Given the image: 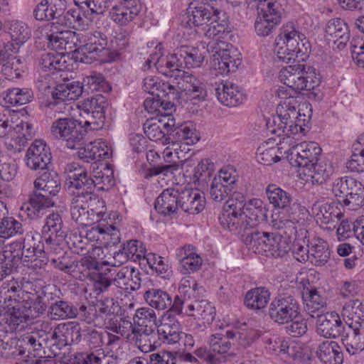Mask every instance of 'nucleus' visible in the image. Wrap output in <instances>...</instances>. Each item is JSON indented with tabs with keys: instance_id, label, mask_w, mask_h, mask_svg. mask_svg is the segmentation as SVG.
I'll return each instance as SVG.
<instances>
[{
	"instance_id": "nucleus-8",
	"label": "nucleus",
	"mask_w": 364,
	"mask_h": 364,
	"mask_svg": "<svg viewBox=\"0 0 364 364\" xmlns=\"http://www.w3.org/2000/svg\"><path fill=\"white\" fill-rule=\"evenodd\" d=\"M86 130L82 123L72 117L55 119L50 127V135L70 149H78L83 144Z\"/></svg>"
},
{
	"instance_id": "nucleus-43",
	"label": "nucleus",
	"mask_w": 364,
	"mask_h": 364,
	"mask_svg": "<svg viewBox=\"0 0 364 364\" xmlns=\"http://www.w3.org/2000/svg\"><path fill=\"white\" fill-rule=\"evenodd\" d=\"M92 178L95 188L98 190L108 191L114 185V171L112 167L105 164L92 165Z\"/></svg>"
},
{
	"instance_id": "nucleus-16",
	"label": "nucleus",
	"mask_w": 364,
	"mask_h": 364,
	"mask_svg": "<svg viewBox=\"0 0 364 364\" xmlns=\"http://www.w3.org/2000/svg\"><path fill=\"white\" fill-rule=\"evenodd\" d=\"M89 201L92 203H98L102 209L105 208L104 201L94 198L93 200H85L83 196H75L70 206L72 219L83 226H88L94 222L95 218L102 216L103 210L97 211L90 208Z\"/></svg>"
},
{
	"instance_id": "nucleus-14",
	"label": "nucleus",
	"mask_w": 364,
	"mask_h": 364,
	"mask_svg": "<svg viewBox=\"0 0 364 364\" xmlns=\"http://www.w3.org/2000/svg\"><path fill=\"white\" fill-rule=\"evenodd\" d=\"M292 166L306 168L318 161L321 148L314 141H304L291 145L287 151Z\"/></svg>"
},
{
	"instance_id": "nucleus-10",
	"label": "nucleus",
	"mask_w": 364,
	"mask_h": 364,
	"mask_svg": "<svg viewBox=\"0 0 364 364\" xmlns=\"http://www.w3.org/2000/svg\"><path fill=\"white\" fill-rule=\"evenodd\" d=\"M64 173L66 189L75 196H83L85 200L92 199L95 184L85 168L77 163H70L65 167Z\"/></svg>"
},
{
	"instance_id": "nucleus-36",
	"label": "nucleus",
	"mask_w": 364,
	"mask_h": 364,
	"mask_svg": "<svg viewBox=\"0 0 364 364\" xmlns=\"http://www.w3.org/2000/svg\"><path fill=\"white\" fill-rule=\"evenodd\" d=\"M205 207V197L197 190L181 188L180 209L189 214H198Z\"/></svg>"
},
{
	"instance_id": "nucleus-19",
	"label": "nucleus",
	"mask_w": 364,
	"mask_h": 364,
	"mask_svg": "<svg viewBox=\"0 0 364 364\" xmlns=\"http://www.w3.org/2000/svg\"><path fill=\"white\" fill-rule=\"evenodd\" d=\"M317 224L323 229L333 231L343 216L338 206L333 203L316 202L312 206Z\"/></svg>"
},
{
	"instance_id": "nucleus-61",
	"label": "nucleus",
	"mask_w": 364,
	"mask_h": 364,
	"mask_svg": "<svg viewBox=\"0 0 364 364\" xmlns=\"http://www.w3.org/2000/svg\"><path fill=\"white\" fill-rule=\"evenodd\" d=\"M22 247L21 241H15L5 246L0 255L4 262L11 264V267L14 269L19 262H21V249Z\"/></svg>"
},
{
	"instance_id": "nucleus-6",
	"label": "nucleus",
	"mask_w": 364,
	"mask_h": 364,
	"mask_svg": "<svg viewBox=\"0 0 364 364\" xmlns=\"http://www.w3.org/2000/svg\"><path fill=\"white\" fill-rule=\"evenodd\" d=\"M244 238L249 250L259 255L282 257L289 250V247L280 235L265 232H247Z\"/></svg>"
},
{
	"instance_id": "nucleus-24",
	"label": "nucleus",
	"mask_w": 364,
	"mask_h": 364,
	"mask_svg": "<svg viewBox=\"0 0 364 364\" xmlns=\"http://www.w3.org/2000/svg\"><path fill=\"white\" fill-rule=\"evenodd\" d=\"M327 40L333 43V49L343 50L350 39L348 25L341 18L328 21L326 27Z\"/></svg>"
},
{
	"instance_id": "nucleus-38",
	"label": "nucleus",
	"mask_w": 364,
	"mask_h": 364,
	"mask_svg": "<svg viewBox=\"0 0 364 364\" xmlns=\"http://www.w3.org/2000/svg\"><path fill=\"white\" fill-rule=\"evenodd\" d=\"M9 34L11 41V51L18 53L21 46H23L31 37L32 31L28 25L21 21H11L9 24Z\"/></svg>"
},
{
	"instance_id": "nucleus-18",
	"label": "nucleus",
	"mask_w": 364,
	"mask_h": 364,
	"mask_svg": "<svg viewBox=\"0 0 364 364\" xmlns=\"http://www.w3.org/2000/svg\"><path fill=\"white\" fill-rule=\"evenodd\" d=\"M80 331L79 325L73 322L60 323L53 331L46 332L48 342L59 348L78 343L82 337Z\"/></svg>"
},
{
	"instance_id": "nucleus-44",
	"label": "nucleus",
	"mask_w": 364,
	"mask_h": 364,
	"mask_svg": "<svg viewBox=\"0 0 364 364\" xmlns=\"http://www.w3.org/2000/svg\"><path fill=\"white\" fill-rule=\"evenodd\" d=\"M267 125L270 132L278 136H283V140L291 141V135L304 133L305 128H301L300 125H290L285 120L280 119L279 115L272 117V121L269 119Z\"/></svg>"
},
{
	"instance_id": "nucleus-25",
	"label": "nucleus",
	"mask_w": 364,
	"mask_h": 364,
	"mask_svg": "<svg viewBox=\"0 0 364 364\" xmlns=\"http://www.w3.org/2000/svg\"><path fill=\"white\" fill-rule=\"evenodd\" d=\"M155 50H159V55L154 57V59L156 60L155 63L157 71L165 76L181 77V63L178 58L177 50L174 53L167 55L162 53V48L160 44L156 46Z\"/></svg>"
},
{
	"instance_id": "nucleus-57",
	"label": "nucleus",
	"mask_w": 364,
	"mask_h": 364,
	"mask_svg": "<svg viewBox=\"0 0 364 364\" xmlns=\"http://www.w3.org/2000/svg\"><path fill=\"white\" fill-rule=\"evenodd\" d=\"M24 228L22 223L14 217H3L0 220V237L9 239L22 235Z\"/></svg>"
},
{
	"instance_id": "nucleus-11",
	"label": "nucleus",
	"mask_w": 364,
	"mask_h": 364,
	"mask_svg": "<svg viewBox=\"0 0 364 364\" xmlns=\"http://www.w3.org/2000/svg\"><path fill=\"white\" fill-rule=\"evenodd\" d=\"M276 95L281 100L276 109L280 119L290 125H300L301 128H304L308 120L306 116L301 113L300 103L297 97L291 95L285 86L279 87Z\"/></svg>"
},
{
	"instance_id": "nucleus-32",
	"label": "nucleus",
	"mask_w": 364,
	"mask_h": 364,
	"mask_svg": "<svg viewBox=\"0 0 364 364\" xmlns=\"http://www.w3.org/2000/svg\"><path fill=\"white\" fill-rule=\"evenodd\" d=\"M141 273L135 268L122 267L112 279V285L125 291H135L141 287Z\"/></svg>"
},
{
	"instance_id": "nucleus-12",
	"label": "nucleus",
	"mask_w": 364,
	"mask_h": 364,
	"mask_svg": "<svg viewBox=\"0 0 364 364\" xmlns=\"http://www.w3.org/2000/svg\"><path fill=\"white\" fill-rule=\"evenodd\" d=\"M44 29L49 30L50 32V33H46L45 36L48 47L63 56L65 53H74L76 55L77 32L70 30H59L55 26L54 23L47 24Z\"/></svg>"
},
{
	"instance_id": "nucleus-30",
	"label": "nucleus",
	"mask_w": 364,
	"mask_h": 364,
	"mask_svg": "<svg viewBox=\"0 0 364 364\" xmlns=\"http://www.w3.org/2000/svg\"><path fill=\"white\" fill-rule=\"evenodd\" d=\"M215 94L218 100L224 105L236 107L242 104L245 100L241 88L237 85L226 81L220 84L215 88Z\"/></svg>"
},
{
	"instance_id": "nucleus-41",
	"label": "nucleus",
	"mask_w": 364,
	"mask_h": 364,
	"mask_svg": "<svg viewBox=\"0 0 364 364\" xmlns=\"http://www.w3.org/2000/svg\"><path fill=\"white\" fill-rule=\"evenodd\" d=\"M170 135H171V144L173 146H177L179 142H183L187 145L194 144L200 139L199 133L190 123L174 126L172 127Z\"/></svg>"
},
{
	"instance_id": "nucleus-13",
	"label": "nucleus",
	"mask_w": 364,
	"mask_h": 364,
	"mask_svg": "<svg viewBox=\"0 0 364 364\" xmlns=\"http://www.w3.org/2000/svg\"><path fill=\"white\" fill-rule=\"evenodd\" d=\"M299 314L298 301L291 296L274 299L269 306L270 319L280 325L294 321Z\"/></svg>"
},
{
	"instance_id": "nucleus-51",
	"label": "nucleus",
	"mask_w": 364,
	"mask_h": 364,
	"mask_svg": "<svg viewBox=\"0 0 364 364\" xmlns=\"http://www.w3.org/2000/svg\"><path fill=\"white\" fill-rule=\"evenodd\" d=\"M257 1L259 3L261 10L259 14L279 24L284 11L283 6L285 4V0H261Z\"/></svg>"
},
{
	"instance_id": "nucleus-26",
	"label": "nucleus",
	"mask_w": 364,
	"mask_h": 364,
	"mask_svg": "<svg viewBox=\"0 0 364 364\" xmlns=\"http://www.w3.org/2000/svg\"><path fill=\"white\" fill-rule=\"evenodd\" d=\"M181 188H169L164 190L154 203L156 210L164 215L176 213L180 209Z\"/></svg>"
},
{
	"instance_id": "nucleus-46",
	"label": "nucleus",
	"mask_w": 364,
	"mask_h": 364,
	"mask_svg": "<svg viewBox=\"0 0 364 364\" xmlns=\"http://www.w3.org/2000/svg\"><path fill=\"white\" fill-rule=\"evenodd\" d=\"M309 254L311 263L316 266H323L330 257V252L326 242L321 238H313L309 244Z\"/></svg>"
},
{
	"instance_id": "nucleus-29",
	"label": "nucleus",
	"mask_w": 364,
	"mask_h": 364,
	"mask_svg": "<svg viewBox=\"0 0 364 364\" xmlns=\"http://www.w3.org/2000/svg\"><path fill=\"white\" fill-rule=\"evenodd\" d=\"M141 9L139 0H123L113 8L112 18L119 25H127L136 17Z\"/></svg>"
},
{
	"instance_id": "nucleus-23",
	"label": "nucleus",
	"mask_w": 364,
	"mask_h": 364,
	"mask_svg": "<svg viewBox=\"0 0 364 364\" xmlns=\"http://www.w3.org/2000/svg\"><path fill=\"white\" fill-rule=\"evenodd\" d=\"M174 127V119L168 118L167 122L151 119L144 124L146 136L151 141H160L163 145L171 144L170 132Z\"/></svg>"
},
{
	"instance_id": "nucleus-53",
	"label": "nucleus",
	"mask_w": 364,
	"mask_h": 364,
	"mask_svg": "<svg viewBox=\"0 0 364 364\" xmlns=\"http://www.w3.org/2000/svg\"><path fill=\"white\" fill-rule=\"evenodd\" d=\"M38 237V234L36 232H27L23 237L22 242V247L21 249V262L23 264L28 263L38 256V254L43 255V251L38 250L34 242L35 237ZM28 265V264H27Z\"/></svg>"
},
{
	"instance_id": "nucleus-49",
	"label": "nucleus",
	"mask_w": 364,
	"mask_h": 364,
	"mask_svg": "<svg viewBox=\"0 0 364 364\" xmlns=\"http://www.w3.org/2000/svg\"><path fill=\"white\" fill-rule=\"evenodd\" d=\"M236 333L230 330L225 333L220 332L212 334L208 339L210 350L218 354L228 353L231 348L230 339H234Z\"/></svg>"
},
{
	"instance_id": "nucleus-40",
	"label": "nucleus",
	"mask_w": 364,
	"mask_h": 364,
	"mask_svg": "<svg viewBox=\"0 0 364 364\" xmlns=\"http://www.w3.org/2000/svg\"><path fill=\"white\" fill-rule=\"evenodd\" d=\"M33 96V92L28 88H9L1 94L0 105L6 107L23 105L31 102Z\"/></svg>"
},
{
	"instance_id": "nucleus-58",
	"label": "nucleus",
	"mask_w": 364,
	"mask_h": 364,
	"mask_svg": "<svg viewBox=\"0 0 364 364\" xmlns=\"http://www.w3.org/2000/svg\"><path fill=\"white\" fill-rule=\"evenodd\" d=\"M48 312L53 319H64L75 317L77 309L68 301L60 300L51 304Z\"/></svg>"
},
{
	"instance_id": "nucleus-7",
	"label": "nucleus",
	"mask_w": 364,
	"mask_h": 364,
	"mask_svg": "<svg viewBox=\"0 0 364 364\" xmlns=\"http://www.w3.org/2000/svg\"><path fill=\"white\" fill-rule=\"evenodd\" d=\"M107 46V38L100 32L77 33L75 58L86 64H90L95 60H106L109 54Z\"/></svg>"
},
{
	"instance_id": "nucleus-47",
	"label": "nucleus",
	"mask_w": 364,
	"mask_h": 364,
	"mask_svg": "<svg viewBox=\"0 0 364 364\" xmlns=\"http://www.w3.org/2000/svg\"><path fill=\"white\" fill-rule=\"evenodd\" d=\"M181 68H199L205 59V51L199 48L181 47L176 49Z\"/></svg>"
},
{
	"instance_id": "nucleus-31",
	"label": "nucleus",
	"mask_w": 364,
	"mask_h": 364,
	"mask_svg": "<svg viewBox=\"0 0 364 364\" xmlns=\"http://www.w3.org/2000/svg\"><path fill=\"white\" fill-rule=\"evenodd\" d=\"M132 336L130 341L134 343L143 353L151 352L161 346V342L154 328L136 327V331Z\"/></svg>"
},
{
	"instance_id": "nucleus-3",
	"label": "nucleus",
	"mask_w": 364,
	"mask_h": 364,
	"mask_svg": "<svg viewBox=\"0 0 364 364\" xmlns=\"http://www.w3.org/2000/svg\"><path fill=\"white\" fill-rule=\"evenodd\" d=\"M186 18L187 26L201 29L207 38H214L228 32L229 21L226 14L209 5L190 6Z\"/></svg>"
},
{
	"instance_id": "nucleus-17",
	"label": "nucleus",
	"mask_w": 364,
	"mask_h": 364,
	"mask_svg": "<svg viewBox=\"0 0 364 364\" xmlns=\"http://www.w3.org/2000/svg\"><path fill=\"white\" fill-rule=\"evenodd\" d=\"M16 358L41 356L43 348L48 346L46 331H38L25 333L16 338Z\"/></svg>"
},
{
	"instance_id": "nucleus-15",
	"label": "nucleus",
	"mask_w": 364,
	"mask_h": 364,
	"mask_svg": "<svg viewBox=\"0 0 364 364\" xmlns=\"http://www.w3.org/2000/svg\"><path fill=\"white\" fill-rule=\"evenodd\" d=\"M97 221L93 225H89L84 231V235L89 242H100L105 247L114 246L120 242L119 228L112 224H109L105 220L95 218Z\"/></svg>"
},
{
	"instance_id": "nucleus-55",
	"label": "nucleus",
	"mask_w": 364,
	"mask_h": 364,
	"mask_svg": "<svg viewBox=\"0 0 364 364\" xmlns=\"http://www.w3.org/2000/svg\"><path fill=\"white\" fill-rule=\"evenodd\" d=\"M61 9L57 8L53 1H41L33 10V16L37 21H50L59 18Z\"/></svg>"
},
{
	"instance_id": "nucleus-1",
	"label": "nucleus",
	"mask_w": 364,
	"mask_h": 364,
	"mask_svg": "<svg viewBox=\"0 0 364 364\" xmlns=\"http://www.w3.org/2000/svg\"><path fill=\"white\" fill-rule=\"evenodd\" d=\"M244 200L243 195L235 192L226 200L223 210L218 218L220 224L224 229L241 236H244L255 227L259 220L267 216L265 207L242 211Z\"/></svg>"
},
{
	"instance_id": "nucleus-62",
	"label": "nucleus",
	"mask_w": 364,
	"mask_h": 364,
	"mask_svg": "<svg viewBox=\"0 0 364 364\" xmlns=\"http://www.w3.org/2000/svg\"><path fill=\"white\" fill-rule=\"evenodd\" d=\"M134 323L136 327L154 328L156 326V315L155 311L149 307L138 309L134 316Z\"/></svg>"
},
{
	"instance_id": "nucleus-9",
	"label": "nucleus",
	"mask_w": 364,
	"mask_h": 364,
	"mask_svg": "<svg viewBox=\"0 0 364 364\" xmlns=\"http://www.w3.org/2000/svg\"><path fill=\"white\" fill-rule=\"evenodd\" d=\"M35 134L33 125L23 120L14 122L8 118L0 119V138H5L8 149L21 152Z\"/></svg>"
},
{
	"instance_id": "nucleus-59",
	"label": "nucleus",
	"mask_w": 364,
	"mask_h": 364,
	"mask_svg": "<svg viewBox=\"0 0 364 364\" xmlns=\"http://www.w3.org/2000/svg\"><path fill=\"white\" fill-rule=\"evenodd\" d=\"M16 338L12 332L0 331V354L2 357L16 358Z\"/></svg>"
},
{
	"instance_id": "nucleus-37",
	"label": "nucleus",
	"mask_w": 364,
	"mask_h": 364,
	"mask_svg": "<svg viewBox=\"0 0 364 364\" xmlns=\"http://www.w3.org/2000/svg\"><path fill=\"white\" fill-rule=\"evenodd\" d=\"M156 333L161 343L169 345L176 343L182 336L180 323L169 314L165 316L164 322L158 327Z\"/></svg>"
},
{
	"instance_id": "nucleus-34",
	"label": "nucleus",
	"mask_w": 364,
	"mask_h": 364,
	"mask_svg": "<svg viewBox=\"0 0 364 364\" xmlns=\"http://www.w3.org/2000/svg\"><path fill=\"white\" fill-rule=\"evenodd\" d=\"M350 332L342 339L346 351L351 355H357L364 350V322L348 323Z\"/></svg>"
},
{
	"instance_id": "nucleus-5",
	"label": "nucleus",
	"mask_w": 364,
	"mask_h": 364,
	"mask_svg": "<svg viewBox=\"0 0 364 364\" xmlns=\"http://www.w3.org/2000/svg\"><path fill=\"white\" fill-rule=\"evenodd\" d=\"M279 78L290 91L299 92L301 90H311L320 84V77L316 69L309 65L296 64L282 68Z\"/></svg>"
},
{
	"instance_id": "nucleus-20",
	"label": "nucleus",
	"mask_w": 364,
	"mask_h": 364,
	"mask_svg": "<svg viewBox=\"0 0 364 364\" xmlns=\"http://www.w3.org/2000/svg\"><path fill=\"white\" fill-rule=\"evenodd\" d=\"M310 48V43L305 36L300 31L288 44H285L281 48H275V53L278 58L284 63H288L296 58L306 55Z\"/></svg>"
},
{
	"instance_id": "nucleus-60",
	"label": "nucleus",
	"mask_w": 364,
	"mask_h": 364,
	"mask_svg": "<svg viewBox=\"0 0 364 364\" xmlns=\"http://www.w3.org/2000/svg\"><path fill=\"white\" fill-rule=\"evenodd\" d=\"M272 141L263 142L257 150V160L259 163L269 166L280 160L277 153L279 148L268 146Z\"/></svg>"
},
{
	"instance_id": "nucleus-52",
	"label": "nucleus",
	"mask_w": 364,
	"mask_h": 364,
	"mask_svg": "<svg viewBox=\"0 0 364 364\" xmlns=\"http://www.w3.org/2000/svg\"><path fill=\"white\" fill-rule=\"evenodd\" d=\"M269 296V292L264 287L252 289L247 292L245 304L251 309H261L267 306Z\"/></svg>"
},
{
	"instance_id": "nucleus-35",
	"label": "nucleus",
	"mask_w": 364,
	"mask_h": 364,
	"mask_svg": "<svg viewBox=\"0 0 364 364\" xmlns=\"http://www.w3.org/2000/svg\"><path fill=\"white\" fill-rule=\"evenodd\" d=\"M236 53V50L230 49L212 57L211 68L216 71V75H227L237 69L240 65V59L235 58Z\"/></svg>"
},
{
	"instance_id": "nucleus-50",
	"label": "nucleus",
	"mask_w": 364,
	"mask_h": 364,
	"mask_svg": "<svg viewBox=\"0 0 364 364\" xmlns=\"http://www.w3.org/2000/svg\"><path fill=\"white\" fill-rule=\"evenodd\" d=\"M146 302L157 310H165L171 304V296L165 291L159 289H151L144 294Z\"/></svg>"
},
{
	"instance_id": "nucleus-2",
	"label": "nucleus",
	"mask_w": 364,
	"mask_h": 364,
	"mask_svg": "<svg viewBox=\"0 0 364 364\" xmlns=\"http://www.w3.org/2000/svg\"><path fill=\"white\" fill-rule=\"evenodd\" d=\"M35 192L24 204L21 210L27 213L31 219L40 218L48 208L54 205L50 196H55L60 190V181L55 172H43L34 181Z\"/></svg>"
},
{
	"instance_id": "nucleus-4",
	"label": "nucleus",
	"mask_w": 364,
	"mask_h": 364,
	"mask_svg": "<svg viewBox=\"0 0 364 364\" xmlns=\"http://www.w3.org/2000/svg\"><path fill=\"white\" fill-rule=\"evenodd\" d=\"M23 304L19 282L15 279L3 283L0 288V326H8L10 330L26 322V314L21 311Z\"/></svg>"
},
{
	"instance_id": "nucleus-22",
	"label": "nucleus",
	"mask_w": 364,
	"mask_h": 364,
	"mask_svg": "<svg viewBox=\"0 0 364 364\" xmlns=\"http://www.w3.org/2000/svg\"><path fill=\"white\" fill-rule=\"evenodd\" d=\"M63 227V220L59 213H51L46 216L45 224L42 228V237L50 249L53 246L59 245L65 237Z\"/></svg>"
},
{
	"instance_id": "nucleus-56",
	"label": "nucleus",
	"mask_w": 364,
	"mask_h": 364,
	"mask_svg": "<svg viewBox=\"0 0 364 364\" xmlns=\"http://www.w3.org/2000/svg\"><path fill=\"white\" fill-rule=\"evenodd\" d=\"M39 65L44 71L54 72L66 68L64 56L56 52L46 53L41 55Z\"/></svg>"
},
{
	"instance_id": "nucleus-28",
	"label": "nucleus",
	"mask_w": 364,
	"mask_h": 364,
	"mask_svg": "<svg viewBox=\"0 0 364 364\" xmlns=\"http://www.w3.org/2000/svg\"><path fill=\"white\" fill-rule=\"evenodd\" d=\"M177 84L188 99L200 101L205 100L207 97L205 85L192 74L183 71Z\"/></svg>"
},
{
	"instance_id": "nucleus-33",
	"label": "nucleus",
	"mask_w": 364,
	"mask_h": 364,
	"mask_svg": "<svg viewBox=\"0 0 364 364\" xmlns=\"http://www.w3.org/2000/svg\"><path fill=\"white\" fill-rule=\"evenodd\" d=\"M273 223L274 227L277 230H282L283 234L289 240H293L297 236L306 237L307 231L302 227L304 220L297 218L294 215L282 217L274 220Z\"/></svg>"
},
{
	"instance_id": "nucleus-27",
	"label": "nucleus",
	"mask_w": 364,
	"mask_h": 364,
	"mask_svg": "<svg viewBox=\"0 0 364 364\" xmlns=\"http://www.w3.org/2000/svg\"><path fill=\"white\" fill-rule=\"evenodd\" d=\"M343 330V324L335 312H326L316 321V331L325 338H336L341 336Z\"/></svg>"
},
{
	"instance_id": "nucleus-42",
	"label": "nucleus",
	"mask_w": 364,
	"mask_h": 364,
	"mask_svg": "<svg viewBox=\"0 0 364 364\" xmlns=\"http://www.w3.org/2000/svg\"><path fill=\"white\" fill-rule=\"evenodd\" d=\"M320 360L324 364H342L343 355L341 347L333 341L321 343L316 351Z\"/></svg>"
},
{
	"instance_id": "nucleus-21",
	"label": "nucleus",
	"mask_w": 364,
	"mask_h": 364,
	"mask_svg": "<svg viewBox=\"0 0 364 364\" xmlns=\"http://www.w3.org/2000/svg\"><path fill=\"white\" fill-rule=\"evenodd\" d=\"M26 165L32 170H45L51 160L49 147L43 140H35L26 152Z\"/></svg>"
},
{
	"instance_id": "nucleus-39",
	"label": "nucleus",
	"mask_w": 364,
	"mask_h": 364,
	"mask_svg": "<svg viewBox=\"0 0 364 364\" xmlns=\"http://www.w3.org/2000/svg\"><path fill=\"white\" fill-rule=\"evenodd\" d=\"M84 88L79 81L58 85L52 91L53 102L50 104L55 105L60 102L75 100L82 94Z\"/></svg>"
},
{
	"instance_id": "nucleus-63",
	"label": "nucleus",
	"mask_w": 364,
	"mask_h": 364,
	"mask_svg": "<svg viewBox=\"0 0 364 364\" xmlns=\"http://www.w3.org/2000/svg\"><path fill=\"white\" fill-rule=\"evenodd\" d=\"M233 188L220 182V179H213L209 190L210 198L217 203L226 200Z\"/></svg>"
},
{
	"instance_id": "nucleus-45",
	"label": "nucleus",
	"mask_w": 364,
	"mask_h": 364,
	"mask_svg": "<svg viewBox=\"0 0 364 364\" xmlns=\"http://www.w3.org/2000/svg\"><path fill=\"white\" fill-rule=\"evenodd\" d=\"M269 203L274 209H288L292 202L291 196L277 185L270 183L265 188Z\"/></svg>"
},
{
	"instance_id": "nucleus-54",
	"label": "nucleus",
	"mask_w": 364,
	"mask_h": 364,
	"mask_svg": "<svg viewBox=\"0 0 364 364\" xmlns=\"http://www.w3.org/2000/svg\"><path fill=\"white\" fill-rule=\"evenodd\" d=\"M342 316L347 318V324L364 322V303L358 299L348 301L343 307Z\"/></svg>"
},
{
	"instance_id": "nucleus-64",
	"label": "nucleus",
	"mask_w": 364,
	"mask_h": 364,
	"mask_svg": "<svg viewBox=\"0 0 364 364\" xmlns=\"http://www.w3.org/2000/svg\"><path fill=\"white\" fill-rule=\"evenodd\" d=\"M105 104V97L101 95H96L79 102L77 107L80 110V112L89 114L97 110H103Z\"/></svg>"
},
{
	"instance_id": "nucleus-48",
	"label": "nucleus",
	"mask_w": 364,
	"mask_h": 364,
	"mask_svg": "<svg viewBox=\"0 0 364 364\" xmlns=\"http://www.w3.org/2000/svg\"><path fill=\"white\" fill-rule=\"evenodd\" d=\"M100 266V262L93 260L90 257H84L75 263L73 277L81 281L87 279L90 280L98 274Z\"/></svg>"
}]
</instances>
